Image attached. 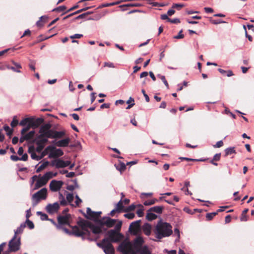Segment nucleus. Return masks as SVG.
<instances>
[{"label": "nucleus", "instance_id": "obj_59", "mask_svg": "<svg viewBox=\"0 0 254 254\" xmlns=\"http://www.w3.org/2000/svg\"><path fill=\"white\" fill-rule=\"evenodd\" d=\"M243 28L244 29H245V34H246V36L248 38V39L249 40V41H252L253 40V38L250 35H248L247 34V30H246V26L245 25H243Z\"/></svg>", "mask_w": 254, "mask_h": 254}, {"label": "nucleus", "instance_id": "obj_10", "mask_svg": "<svg viewBox=\"0 0 254 254\" xmlns=\"http://www.w3.org/2000/svg\"><path fill=\"white\" fill-rule=\"evenodd\" d=\"M63 182L61 181L52 180L50 183V189L52 191H59L62 188Z\"/></svg>", "mask_w": 254, "mask_h": 254}, {"label": "nucleus", "instance_id": "obj_19", "mask_svg": "<svg viewBox=\"0 0 254 254\" xmlns=\"http://www.w3.org/2000/svg\"><path fill=\"white\" fill-rule=\"evenodd\" d=\"M70 139L67 137L57 141L55 144L59 147H64L68 146Z\"/></svg>", "mask_w": 254, "mask_h": 254}, {"label": "nucleus", "instance_id": "obj_41", "mask_svg": "<svg viewBox=\"0 0 254 254\" xmlns=\"http://www.w3.org/2000/svg\"><path fill=\"white\" fill-rule=\"evenodd\" d=\"M74 196L72 193H68L66 195V199L68 202H71L73 200Z\"/></svg>", "mask_w": 254, "mask_h": 254}, {"label": "nucleus", "instance_id": "obj_37", "mask_svg": "<svg viewBox=\"0 0 254 254\" xmlns=\"http://www.w3.org/2000/svg\"><path fill=\"white\" fill-rule=\"evenodd\" d=\"M157 76L158 77H159L162 80V81H163V82L164 83V84H165V85L166 86L167 88L168 89L169 88V84H168L167 80H166L165 76L162 75L161 74H158Z\"/></svg>", "mask_w": 254, "mask_h": 254}, {"label": "nucleus", "instance_id": "obj_44", "mask_svg": "<svg viewBox=\"0 0 254 254\" xmlns=\"http://www.w3.org/2000/svg\"><path fill=\"white\" fill-rule=\"evenodd\" d=\"M124 216L129 219H132L135 217V214L133 213H128L124 215Z\"/></svg>", "mask_w": 254, "mask_h": 254}, {"label": "nucleus", "instance_id": "obj_25", "mask_svg": "<svg viewBox=\"0 0 254 254\" xmlns=\"http://www.w3.org/2000/svg\"><path fill=\"white\" fill-rule=\"evenodd\" d=\"M26 227L25 223H22L20 226L18 227L16 230H14V235L16 236L17 234H21L23 232V229Z\"/></svg>", "mask_w": 254, "mask_h": 254}, {"label": "nucleus", "instance_id": "obj_43", "mask_svg": "<svg viewBox=\"0 0 254 254\" xmlns=\"http://www.w3.org/2000/svg\"><path fill=\"white\" fill-rule=\"evenodd\" d=\"M18 124V121L16 119V117H14L13 120L10 124L11 126L12 127H16Z\"/></svg>", "mask_w": 254, "mask_h": 254}, {"label": "nucleus", "instance_id": "obj_6", "mask_svg": "<svg viewBox=\"0 0 254 254\" xmlns=\"http://www.w3.org/2000/svg\"><path fill=\"white\" fill-rule=\"evenodd\" d=\"M52 125L50 123H47L42 125L39 129L40 136L47 137L50 138L52 133V130L51 128Z\"/></svg>", "mask_w": 254, "mask_h": 254}, {"label": "nucleus", "instance_id": "obj_52", "mask_svg": "<svg viewBox=\"0 0 254 254\" xmlns=\"http://www.w3.org/2000/svg\"><path fill=\"white\" fill-rule=\"evenodd\" d=\"M82 36H83L82 34H75L73 35H71L70 36V38L72 39H74L75 38L79 39V38H81Z\"/></svg>", "mask_w": 254, "mask_h": 254}, {"label": "nucleus", "instance_id": "obj_7", "mask_svg": "<svg viewBox=\"0 0 254 254\" xmlns=\"http://www.w3.org/2000/svg\"><path fill=\"white\" fill-rule=\"evenodd\" d=\"M20 245V238H16L14 235L13 238L10 240L8 243V249L10 252H15L19 249Z\"/></svg>", "mask_w": 254, "mask_h": 254}, {"label": "nucleus", "instance_id": "obj_2", "mask_svg": "<svg viewBox=\"0 0 254 254\" xmlns=\"http://www.w3.org/2000/svg\"><path fill=\"white\" fill-rule=\"evenodd\" d=\"M154 233L156 238L160 240L172 234V227L170 224L160 220L154 228Z\"/></svg>", "mask_w": 254, "mask_h": 254}, {"label": "nucleus", "instance_id": "obj_40", "mask_svg": "<svg viewBox=\"0 0 254 254\" xmlns=\"http://www.w3.org/2000/svg\"><path fill=\"white\" fill-rule=\"evenodd\" d=\"M217 214V212H212V213H207L206 215V217L207 220H211L216 214Z\"/></svg>", "mask_w": 254, "mask_h": 254}, {"label": "nucleus", "instance_id": "obj_5", "mask_svg": "<svg viewBox=\"0 0 254 254\" xmlns=\"http://www.w3.org/2000/svg\"><path fill=\"white\" fill-rule=\"evenodd\" d=\"M107 238L110 243L119 242L124 238V235L116 232L115 230H110L107 233Z\"/></svg>", "mask_w": 254, "mask_h": 254}, {"label": "nucleus", "instance_id": "obj_51", "mask_svg": "<svg viewBox=\"0 0 254 254\" xmlns=\"http://www.w3.org/2000/svg\"><path fill=\"white\" fill-rule=\"evenodd\" d=\"M76 201L75 202L76 205L78 206L82 202V200L79 198L78 195H75Z\"/></svg>", "mask_w": 254, "mask_h": 254}, {"label": "nucleus", "instance_id": "obj_24", "mask_svg": "<svg viewBox=\"0 0 254 254\" xmlns=\"http://www.w3.org/2000/svg\"><path fill=\"white\" fill-rule=\"evenodd\" d=\"M146 218L148 220L151 221L157 218V215L153 213L152 211H150L149 209L147 212Z\"/></svg>", "mask_w": 254, "mask_h": 254}, {"label": "nucleus", "instance_id": "obj_50", "mask_svg": "<svg viewBox=\"0 0 254 254\" xmlns=\"http://www.w3.org/2000/svg\"><path fill=\"white\" fill-rule=\"evenodd\" d=\"M48 152H49V150H47V147L44 149V151L41 152V155H40V157L41 159H42Z\"/></svg>", "mask_w": 254, "mask_h": 254}, {"label": "nucleus", "instance_id": "obj_32", "mask_svg": "<svg viewBox=\"0 0 254 254\" xmlns=\"http://www.w3.org/2000/svg\"><path fill=\"white\" fill-rule=\"evenodd\" d=\"M3 129L6 132V133L8 135L10 136L12 134L13 129L12 128H10L8 126L5 125L3 127Z\"/></svg>", "mask_w": 254, "mask_h": 254}, {"label": "nucleus", "instance_id": "obj_3", "mask_svg": "<svg viewBox=\"0 0 254 254\" xmlns=\"http://www.w3.org/2000/svg\"><path fill=\"white\" fill-rule=\"evenodd\" d=\"M47 195V190L43 188L33 194L32 196V205L36 206L41 200L46 199Z\"/></svg>", "mask_w": 254, "mask_h": 254}, {"label": "nucleus", "instance_id": "obj_8", "mask_svg": "<svg viewBox=\"0 0 254 254\" xmlns=\"http://www.w3.org/2000/svg\"><path fill=\"white\" fill-rule=\"evenodd\" d=\"M47 150H49V158H53L62 156L63 151L61 149H57L53 145H49L47 147Z\"/></svg>", "mask_w": 254, "mask_h": 254}, {"label": "nucleus", "instance_id": "obj_60", "mask_svg": "<svg viewBox=\"0 0 254 254\" xmlns=\"http://www.w3.org/2000/svg\"><path fill=\"white\" fill-rule=\"evenodd\" d=\"M10 159L13 161H17L18 160H20V158L18 157L16 155H11Z\"/></svg>", "mask_w": 254, "mask_h": 254}, {"label": "nucleus", "instance_id": "obj_26", "mask_svg": "<svg viewBox=\"0 0 254 254\" xmlns=\"http://www.w3.org/2000/svg\"><path fill=\"white\" fill-rule=\"evenodd\" d=\"M44 120L42 118H37L33 122L32 126L35 127H38L42 124Z\"/></svg>", "mask_w": 254, "mask_h": 254}, {"label": "nucleus", "instance_id": "obj_49", "mask_svg": "<svg viewBox=\"0 0 254 254\" xmlns=\"http://www.w3.org/2000/svg\"><path fill=\"white\" fill-rule=\"evenodd\" d=\"M104 66H107V67H110V68H115V67L114 64L112 63H111V62H105L104 64Z\"/></svg>", "mask_w": 254, "mask_h": 254}, {"label": "nucleus", "instance_id": "obj_14", "mask_svg": "<svg viewBox=\"0 0 254 254\" xmlns=\"http://www.w3.org/2000/svg\"><path fill=\"white\" fill-rule=\"evenodd\" d=\"M70 218V214L59 216L58 217V225H59L60 227L62 225H69Z\"/></svg>", "mask_w": 254, "mask_h": 254}, {"label": "nucleus", "instance_id": "obj_55", "mask_svg": "<svg viewBox=\"0 0 254 254\" xmlns=\"http://www.w3.org/2000/svg\"><path fill=\"white\" fill-rule=\"evenodd\" d=\"M182 30H181L177 36H174L175 39H182L183 38L184 35L182 33Z\"/></svg>", "mask_w": 254, "mask_h": 254}, {"label": "nucleus", "instance_id": "obj_30", "mask_svg": "<svg viewBox=\"0 0 254 254\" xmlns=\"http://www.w3.org/2000/svg\"><path fill=\"white\" fill-rule=\"evenodd\" d=\"M49 164L48 161H45L43 162L39 167L37 168L36 172H39L41 171L42 170L45 169Z\"/></svg>", "mask_w": 254, "mask_h": 254}, {"label": "nucleus", "instance_id": "obj_38", "mask_svg": "<svg viewBox=\"0 0 254 254\" xmlns=\"http://www.w3.org/2000/svg\"><path fill=\"white\" fill-rule=\"evenodd\" d=\"M24 223H25V225H27V227L30 229H33L34 228V223L29 219L26 220L25 222Z\"/></svg>", "mask_w": 254, "mask_h": 254}, {"label": "nucleus", "instance_id": "obj_45", "mask_svg": "<svg viewBox=\"0 0 254 254\" xmlns=\"http://www.w3.org/2000/svg\"><path fill=\"white\" fill-rule=\"evenodd\" d=\"M163 253L167 254H176L177 252L176 250H168L167 249H164L163 251Z\"/></svg>", "mask_w": 254, "mask_h": 254}, {"label": "nucleus", "instance_id": "obj_27", "mask_svg": "<svg viewBox=\"0 0 254 254\" xmlns=\"http://www.w3.org/2000/svg\"><path fill=\"white\" fill-rule=\"evenodd\" d=\"M225 153L226 156L231 155L233 153H236L235 147H229V148H226L225 150Z\"/></svg>", "mask_w": 254, "mask_h": 254}, {"label": "nucleus", "instance_id": "obj_22", "mask_svg": "<svg viewBox=\"0 0 254 254\" xmlns=\"http://www.w3.org/2000/svg\"><path fill=\"white\" fill-rule=\"evenodd\" d=\"M57 175V173H53L52 172H48L45 173L43 176L48 182L50 179Z\"/></svg>", "mask_w": 254, "mask_h": 254}, {"label": "nucleus", "instance_id": "obj_64", "mask_svg": "<svg viewBox=\"0 0 254 254\" xmlns=\"http://www.w3.org/2000/svg\"><path fill=\"white\" fill-rule=\"evenodd\" d=\"M240 220L241 221H247V217L246 214H242V216L240 218Z\"/></svg>", "mask_w": 254, "mask_h": 254}, {"label": "nucleus", "instance_id": "obj_54", "mask_svg": "<svg viewBox=\"0 0 254 254\" xmlns=\"http://www.w3.org/2000/svg\"><path fill=\"white\" fill-rule=\"evenodd\" d=\"M221 153H217L214 156L212 160L215 161H219L220 159Z\"/></svg>", "mask_w": 254, "mask_h": 254}, {"label": "nucleus", "instance_id": "obj_20", "mask_svg": "<svg viewBox=\"0 0 254 254\" xmlns=\"http://www.w3.org/2000/svg\"><path fill=\"white\" fill-rule=\"evenodd\" d=\"M48 182L44 178L43 176L40 178L36 182L35 186V189H38L44 185H45Z\"/></svg>", "mask_w": 254, "mask_h": 254}, {"label": "nucleus", "instance_id": "obj_11", "mask_svg": "<svg viewBox=\"0 0 254 254\" xmlns=\"http://www.w3.org/2000/svg\"><path fill=\"white\" fill-rule=\"evenodd\" d=\"M86 217L87 218L96 220L99 218L102 212L101 211H93L89 207H88L86 210Z\"/></svg>", "mask_w": 254, "mask_h": 254}, {"label": "nucleus", "instance_id": "obj_47", "mask_svg": "<svg viewBox=\"0 0 254 254\" xmlns=\"http://www.w3.org/2000/svg\"><path fill=\"white\" fill-rule=\"evenodd\" d=\"M37 147L35 148V151H36L38 153H41V151L43 150V148H44V146H43V145H37Z\"/></svg>", "mask_w": 254, "mask_h": 254}, {"label": "nucleus", "instance_id": "obj_12", "mask_svg": "<svg viewBox=\"0 0 254 254\" xmlns=\"http://www.w3.org/2000/svg\"><path fill=\"white\" fill-rule=\"evenodd\" d=\"M116 222V220L111 219L109 217H103L100 220V223L102 225H106L109 228L113 227L115 224Z\"/></svg>", "mask_w": 254, "mask_h": 254}, {"label": "nucleus", "instance_id": "obj_39", "mask_svg": "<svg viewBox=\"0 0 254 254\" xmlns=\"http://www.w3.org/2000/svg\"><path fill=\"white\" fill-rule=\"evenodd\" d=\"M140 208L138 209L137 210L136 213L139 217H142L143 216V214H144V213H143L144 208H143V206L142 205H140Z\"/></svg>", "mask_w": 254, "mask_h": 254}, {"label": "nucleus", "instance_id": "obj_17", "mask_svg": "<svg viewBox=\"0 0 254 254\" xmlns=\"http://www.w3.org/2000/svg\"><path fill=\"white\" fill-rule=\"evenodd\" d=\"M65 134V132L64 130L62 131H56L55 130H52V133H51V135L50 138H56L59 139L63 137Z\"/></svg>", "mask_w": 254, "mask_h": 254}, {"label": "nucleus", "instance_id": "obj_35", "mask_svg": "<svg viewBox=\"0 0 254 254\" xmlns=\"http://www.w3.org/2000/svg\"><path fill=\"white\" fill-rule=\"evenodd\" d=\"M174 235L177 236V238L175 240V242H177L179 241V239L180 238V231L177 228H176L174 229Z\"/></svg>", "mask_w": 254, "mask_h": 254}, {"label": "nucleus", "instance_id": "obj_53", "mask_svg": "<svg viewBox=\"0 0 254 254\" xmlns=\"http://www.w3.org/2000/svg\"><path fill=\"white\" fill-rule=\"evenodd\" d=\"M223 145V142L222 140L218 141L215 145H213L214 148H219L222 146Z\"/></svg>", "mask_w": 254, "mask_h": 254}, {"label": "nucleus", "instance_id": "obj_62", "mask_svg": "<svg viewBox=\"0 0 254 254\" xmlns=\"http://www.w3.org/2000/svg\"><path fill=\"white\" fill-rule=\"evenodd\" d=\"M26 220H29V218L31 215L30 209H29L28 210H27L26 211Z\"/></svg>", "mask_w": 254, "mask_h": 254}, {"label": "nucleus", "instance_id": "obj_23", "mask_svg": "<svg viewBox=\"0 0 254 254\" xmlns=\"http://www.w3.org/2000/svg\"><path fill=\"white\" fill-rule=\"evenodd\" d=\"M163 207L162 206H155L152 207H151L149 210L150 211L154 212L158 214H160L162 213V210L163 209Z\"/></svg>", "mask_w": 254, "mask_h": 254}, {"label": "nucleus", "instance_id": "obj_18", "mask_svg": "<svg viewBox=\"0 0 254 254\" xmlns=\"http://www.w3.org/2000/svg\"><path fill=\"white\" fill-rule=\"evenodd\" d=\"M28 153L30 154L31 157L32 159L39 161L41 160V158L40 157V155H37L35 151V147L34 146H30L28 148Z\"/></svg>", "mask_w": 254, "mask_h": 254}, {"label": "nucleus", "instance_id": "obj_61", "mask_svg": "<svg viewBox=\"0 0 254 254\" xmlns=\"http://www.w3.org/2000/svg\"><path fill=\"white\" fill-rule=\"evenodd\" d=\"M161 18L163 20H167L168 21L170 20V19L168 17V15L166 14L161 15Z\"/></svg>", "mask_w": 254, "mask_h": 254}, {"label": "nucleus", "instance_id": "obj_56", "mask_svg": "<svg viewBox=\"0 0 254 254\" xmlns=\"http://www.w3.org/2000/svg\"><path fill=\"white\" fill-rule=\"evenodd\" d=\"M141 92L142 93L143 96L145 97V100L147 102L149 101V96L145 93V90L144 89H142Z\"/></svg>", "mask_w": 254, "mask_h": 254}, {"label": "nucleus", "instance_id": "obj_34", "mask_svg": "<svg viewBox=\"0 0 254 254\" xmlns=\"http://www.w3.org/2000/svg\"><path fill=\"white\" fill-rule=\"evenodd\" d=\"M48 17L46 15L42 16L40 17L39 20L37 21L36 24L37 26H41L42 25V24L41 23V21L42 20V19H44V22H46V20L47 19Z\"/></svg>", "mask_w": 254, "mask_h": 254}, {"label": "nucleus", "instance_id": "obj_63", "mask_svg": "<svg viewBox=\"0 0 254 254\" xmlns=\"http://www.w3.org/2000/svg\"><path fill=\"white\" fill-rule=\"evenodd\" d=\"M169 22L172 23H179L180 22V20L178 18H174L173 19H171L169 20Z\"/></svg>", "mask_w": 254, "mask_h": 254}, {"label": "nucleus", "instance_id": "obj_48", "mask_svg": "<svg viewBox=\"0 0 254 254\" xmlns=\"http://www.w3.org/2000/svg\"><path fill=\"white\" fill-rule=\"evenodd\" d=\"M122 223L121 221H120L118 224H117L115 227V230L116 231V232H118L120 230L121 227H122Z\"/></svg>", "mask_w": 254, "mask_h": 254}, {"label": "nucleus", "instance_id": "obj_29", "mask_svg": "<svg viewBox=\"0 0 254 254\" xmlns=\"http://www.w3.org/2000/svg\"><path fill=\"white\" fill-rule=\"evenodd\" d=\"M158 201V200L156 198H153L151 200L145 201L144 202L143 204L145 206L151 205L155 203Z\"/></svg>", "mask_w": 254, "mask_h": 254}, {"label": "nucleus", "instance_id": "obj_1", "mask_svg": "<svg viewBox=\"0 0 254 254\" xmlns=\"http://www.w3.org/2000/svg\"><path fill=\"white\" fill-rule=\"evenodd\" d=\"M101 233L100 227L87 221L82 222L81 229L75 228L72 232V234L77 237L86 235L87 239L90 241L96 240L99 238L98 235Z\"/></svg>", "mask_w": 254, "mask_h": 254}, {"label": "nucleus", "instance_id": "obj_58", "mask_svg": "<svg viewBox=\"0 0 254 254\" xmlns=\"http://www.w3.org/2000/svg\"><path fill=\"white\" fill-rule=\"evenodd\" d=\"M91 7H86L83 8H82L81 9H79V10H78L75 11L74 13H77V14L79 13H80V12H81L82 11H85V10L89 9Z\"/></svg>", "mask_w": 254, "mask_h": 254}, {"label": "nucleus", "instance_id": "obj_31", "mask_svg": "<svg viewBox=\"0 0 254 254\" xmlns=\"http://www.w3.org/2000/svg\"><path fill=\"white\" fill-rule=\"evenodd\" d=\"M37 214L38 215L40 216V218H41V219L42 220H49L48 216V215L46 214L43 213H42L41 211H38L37 212Z\"/></svg>", "mask_w": 254, "mask_h": 254}, {"label": "nucleus", "instance_id": "obj_15", "mask_svg": "<svg viewBox=\"0 0 254 254\" xmlns=\"http://www.w3.org/2000/svg\"><path fill=\"white\" fill-rule=\"evenodd\" d=\"M141 220H137L132 222L129 226V230L131 232L135 234L137 233L140 228V223Z\"/></svg>", "mask_w": 254, "mask_h": 254}, {"label": "nucleus", "instance_id": "obj_4", "mask_svg": "<svg viewBox=\"0 0 254 254\" xmlns=\"http://www.w3.org/2000/svg\"><path fill=\"white\" fill-rule=\"evenodd\" d=\"M97 245L101 248L106 254H114L115 250L108 239H104L101 242L97 243Z\"/></svg>", "mask_w": 254, "mask_h": 254}, {"label": "nucleus", "instance_id": "obj_16", "mask_svg": "<svg viewBox=\"0 0 254 254\" xmlns=\"http://www.w3.org/2000/svg\"><path fill=\"white\" fill-rule=\"evenodd\" d=\"M48 138L47 137L40 136L39 135H38L35 138L34 142L37 145H41L45 147L48 141Z\"/></svg>", "mask_w": 254, "mask_h": 254}, {"label": "nucleus", "instance_id": "obj_13", "mask_svg": "<svg viewBox=\"0 0 254 254\" xmlns=\"http://www.w3.org/2000/svg\"><path fill=\"white\" fill-rule=\"evenodd\" d=\"M60 208L59 203L57 202L54 203L53 204H48L46 207L47 211L50 214H53L57 212Z\"/></svg>", "mask_w": 254, "mask_h": 254}, {"label": "nucleus", "instance_id": "obj_33", "mask_svg": "<svg viewBox=\"0 0 254 254\" xmlns=\"http://www.w3.org/2000/svg\"><path fill=\"white\" fill-rule=\"evenodd\" d=\"M35 132L34 130H31L30 132H29L28 133L25 134V136L27 139V140L32 138L35 134Z\"/></svg>", "mask_w": 254, "mask_h": 254}, {"label": "nucleus", "instance_id": "obj_57", "mask_svg": "<svg viewBox=\"0 0 254 254\" xmlns=\"http://www.w3.org/2000/svg\"><path fill=\"white\" fill-rule=\"evenodd\" d=\"M30 126H28L24 128H23L21 131V133L22 135H25L24 133L27 131L29 129H30Z\"/></svg>", "mask_w": 254, "mask_h": 254}, {"label": "nucleus", "instance_id": "obj_21", "mask_svg": "<svg viewBox=\"0 0 254 254\" xmlns=\"http://www.w3.org/2000/svg\"><path fill=\"white\" fill-rule=\"evenodd\" d=\"M142 229L143 232L146 235L149 236L150 235L151 226L149 223H145L142 226Z\"/></svg>", "mask_w": 254, "mask_h": 254}, {"label": "nucleus", "instance_id": "obj_46", "mask_svg": "<svg viewBox=\"0 0 254 254\" xmlns=\"http://www.w3.org/2000/svg\"><path fill=\"white\" fill-rule=\"evenodd\" d=\"M30 121L29 118H25L22 120L19 123V125L22 126L26 125V124Z\"/></svg>", "mask_w": 254, "mask_h": 254}, {"label": "nucleus", "instance_id": "obj_9", "mask_svg": "<svg viewBox=\"0 0 254 254\" xmlns=\"http://www.w3.org/2000/svg\"><path fill=\"white\" fill-rule=\"evenodd\" d=\"M70 164L69 161H64L60 159H55L51 162V165L57 168H64Z\"/></svg>", "mask_w": 254, "mask_h": 254}, {"label": "nucleus", "instance_id": "obj_36", "mask_svg": "<svg viewBox=\"0 0 254 254\" xmlns=\"http://www.w3.org/2000/svg\"><path fill=\"white\" fill-rule=\"evenodd\" d=\"M66 9V7L64 5L60 6L57 8H54L52 11H57V12H62L64 11Z\"/></svg>", "mask_w": 254, "mask_h": 254}, {"label": "nucleus", "instance_id": "obj_42", "mask_svg": "<svg viewBox=\"0 0 254 254\" xmlns=\"http://www.w3.org/2000/svg\"><path fill=\"white\" fill-rule=\"evenodd\" d=\"M181 160H187V161H204L205 160V159H191V158H187V157H180L179 158Z\"/></svg>", "mask_w": 254, "mask_h": 254}, {"label": "nucleus", "instance_id": "obj_28", "mask_svg": "<svg viewBox=\"0 0 254 254\" xmlns=\"http://www.w3.org/2000/svg\"><path fill=\"white\" fill-rule=\"evenodd\" d=\"M123 205L122 199H121L116 205V210L118 211V212H121L123 209Z\"/></svg>", "mask_w": 254, "mask_h": 254}]
</instances>
